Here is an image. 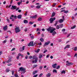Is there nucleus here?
<instances>
[{"mask_svg":"<svg viewBox=\"0 0 77 77\" xmlns=\"http://www.w3.org/2000/svg\"><path fill=\"white\" fill-rule=\"evenodd\" d=\"M50 43V41H49L48 42H46L45 43V44L44 45L43 47H44L45 46H46V45H49V44Z\"/></svg>","mask_w":77,"mask_h":77,"instance_id":"7","label":"nucleus"},{"mask_svg":"<svg viewBox=\"0 0 77 77\" xmlns=\"http://www.w3.org/2000/svg\"><path fill=\"white\" fill-rule=\"evenodd\" d=\"M17 6L15 5H12V7L11 8V9L12 10L16 9L17 8Z\"/></svg>","mask_w":77,"mask_h":77,"instance_id":"6","label":"nucleus"},{"mask_svg":"<svg viewBox=\"0 0 77 77\" xmlns=\"http://www.w3.org/2000/svg\"><path fill=\"white\" fill-rule=\"evenodd\" d=\"M32 56H30L29 57V59H32Z\"/></svg>","mask_w":77,"mask_h":77,"instance_id":"64","label":"nucleus"},{"mask_svg":"<svg viewBox=\"0 0 77 77\" xmlns=\"http://www.w3.org/2000/svg\"><path fill=\"white\" fill-rule=\"evenodd\" d=\"M36 31H37V32H39V29L38 28H37Z\"/></svg>","mask_w":77,"mask_h":77,"instance_id":"57","label":"nucleus"},{"mask_svg":"<svg viewBox=\"0 0 77 77\" xmlns=\"http://www.w3.org/2000/svg\"><path fill=\"white\" fill-rule=\"evenodd\" d=\"M41 6H42V5H37L36 6V8H37V9H40Z\"/></svg>","mask_w":77,"mask_h":77,"instance_id":"18","label":"nucleus"},{"mask_svg":"<svg viewBox=\"0 0 77 77\" xmlns=\"http://www.w3.org/2000/svg\"><path fill=\"white\" fill-rule=\"evenodd\" d=\"M52 33V35L54 36L55 35H56L57 32L55 31L54 32H53Z\"/></svg>","mask_w":77,"mask_h":77,"instance_id":"13","label":"nucleus"},{"mask_svg":"<svg viewBox=\"0 0 77 77\" xmlns=\"http://www.w3.org/2000/svg\"><path fill=\"white\" fill-rule=\"evenodd\" d=\"M46 52H47V50H45L43 52L44 53H45Z\"/></svg>","mask_w":77,"mask_h":77,"instance_id":"39","label":"nucleus"},{"mask_svg":"<svg viewBox=\"0 0 77 77\" xmlns=\"http://www.w3.org/2000/svg\"><path fill=\"white\" fill-rule=\"evenodd\" d=\"M57 22H55V23L54 25V26H56V25H57Z\"/></svg>","mask_w":77,"mask_h":77,"instance_id":"42","label":"nucleus"},{"mask_svg":"<svg viewBox=\"0 0 77 77\" xmlns=\"http://www.w3.org/2000/svg\"><path fill=\"white\" fill-rule=\"evenodd\" d=\"M37 17V15H35L34 16H31L30 18H32V19H35Z\"/></svg>","mask_w":77,"mask_h":77,"instance_id":"9","label":"nucleus"},{"mask_svg":"<svg viewBox=\"0 0 77 77\" xmlns=\"http://www.w3.org/2000/svg\"><path fill=\"white\" fill-rule=\"evenodd\" d=\"M23 23L25 24H27V23H28V21H27V20H24L23 21Z\"/></svg>","mask_w":77,"mask_h":77,"instance_id":"19","label":"nucleus"},{"mask_svg":"<svg viewBox=\"0 0 77 77\" xmlns=\"http://www.w3.org/2000/svg\"><path fill=\"white\" fill-rule=\"evenodd\" d=\"M15 50V48H14L12 49L11 50V51H14V50Z\"/></svg>","mask_w":77,"mask_h":77,"instance_id":"48","label":"nucleus"},{"mask_svg":"<svg viewBox=\"0 0 77 77\" xmlns=\"http://www.w3.org/2000/svg\"><path fill=\"white\" fill-rule=\"evenodd\" d=\"M20 4H21V3H20V2H18L17 3V5H19L20 6Z\"/></svg>","mask_w":77,"mask_h":77,"instance_id":"59","label":"nucleus"},{"mask_svg":"<svg viewBox=\"0 0 77 77\" xmlns=\"http://www.w3.org/2000/svg\"><path fill=\"white\" fill-rule=\"evenodd\" d=\"M29 3V1H27L26 2V4H28Z\"/></svg>","mask_w":77,"mask_h":77,"instance_id":"61","label":"nucleus"},{"mask_svg":"<svg viewBox=\"0 0 77 77\" xmlns=\"http://www.w3.org/2000/svg\"><path fill=\"white\" fill-rule=\"evenodd\" d=\"M66 63H67L66 64L67 66H71V65H73V63L71 62H69V61H66Z\"/></svg>","mask_w":77,"mask_h":77,"instance_id":"4","label":"nucleus"},{"mask_svg":"<svg viewBox=\"0 0 77 77\" xmlns=\"http://www.w3.org/2000/svg\"><path fill=\"white\" fill-rule=\"evenodd\" d=\"M14 18L15 19H17V16H14Z\"/></svg>","mask_w":77,"mask_h":77,"instance_id":"51","label":"nucleus"},{"mask_svg":"<svg viewBox=\"0 0 77 77\" xmlns=\"http://www.w3.org/2000/svg\"><path fill=\"white\" fill-rule=\"evenodd\" d=\"M26 68H23V67H20L19 68V69L21 71H22L23 74H24L26 71Z\"/></svg>","mask_w":77,"mask_h":77,"instance_id":"1","label":"nucleus"},{"mask_svg":"<svg viewBox=\"0 0 77 77\" xmlns=\"http://www.w3.org/2000/svg\"><path fill=\"white\" fill-rule=\"evenodd\" d=\"M32 59H38V57H36L35 56H33L32 57Z\"/></svg>","mask_w":77,"mask_h":77,"instance_id":"26","label":"nucleus"},{"mask_svg":"<svg viewBox=\"0 0 77 77\" xmlns=\"http://www.w3.org/2000/svg\"><path fill=\"white\" fill-rule=\"evenodd\" d=\"M42 38H44V35L43 34H42Z\"/></svg>","mask_w":77,"mask_h":77,"instance_id":"56","label":"nucleus"},{"mask_svg":"<svg viewBox=\"0 0 77 77\" xmlns=\"http://www.w3.org/2000/svg\"><path fill=\"white\" fill-rule=\"evenodd\" d=\"M33 23H34V22H30L29 23V24H33Z\"/></svg>","mask_w":77,"mask_h":77,"instance_id":"35","label":"nucleus"},{"mask_svg":"<svg viewBox=\"0 0 77 77\" xmlns=\"http://www.w3.org/2000/svg\"><path fill=\"white\" fill-rule=\"evenodd\" d=\"M11 17H12V18H14V15L12 14L11 15Z\"/></svg>","mask_w":77,"mask_h":77,"instance_id":"58","label":"nucleus"},{"mask_svg":"<svg viewBox=\"0 0 77 77\" xmlns=\"http://www.w3.org/2000/svg\"><path fill=\"white\" fill-rule=\"evenodd\" d=\"M37 72H38V71H34L33 72V73H32L33 75H35V74H36V73H37Z\"/></svg>","mask_w":77,"mask_h":77,"instance_id":"23","label":"nucleus"},{"mask_svg":"<svg viewBox=\"0 0 77 77\" xmlns=\"http://www.w3.org/2000/svg\"><path fill=\"white\" fill-rule=\"evenodd\" d=\"M22 17V15L21 14L17 16V18H18V19H21Z\"/></svg>","mask_w":77,"mask_h":77,"instance_id":"10","label":"nucleus"},{"mask_svg":"<svg viewBox=\"0 0 77 77\" xmlns=\"http://www.w3.org/2000/svg\"><path fill=\"white\" fill-rule=\"evenodd\" d=\"M7 22H8V23H10V21H9V19L7 18Z\"/></svg>","mask_w":77,"mask_h":77,"instance_id":"44","label":"nucleus"},{"mask_svg":"<svg viewBox=\"0 0 77 77\" xmlns=\"http://www.w3.org/2000/svg\"><path fill=\"white\" fill-rule=\"evenodd\" d=\"M16 33H19L21 31V30L20 29V28L18 27H16L15 29Z\"/></svg>","mask_w":77,"mask_h":77,"instance_id":"2","label":"nucleus"},{"mask_svg":"<svg viewBox=\"0 0 77 77\" xmlns=\"http://www.w3.org/2000/svg\"><path fill=\"white\" fill-rule=\"evenodd\" d=\"M14 76L15 77H18V75L17 74H14Z\"/></svg>","mask_w":77,"mask_h":77,"instance_id":"38","label":"nucleus"},{"mask_svg":"<svg viewBox=\"0 0 77 77\" xmlns=\"http://www.w3.org/2000/svg\"><path fill=\"white\" fill-rule=\"evenodd\" d=\"M56 13L54 12H53V13H52V15L51 16V18L52 17H54V16L55 15Z\"/></svg>","mask_w":77,"mask_h":77,"instance_id":"17","label":"nucleus"},{"mask_svg":"<svg viewBox=\"0 0 77 77\" xmlns=\"http://www.w3.org/2000/svg\"><path fill=\"white\" fill-rule=\"evenodd\" d=\"M77 46H76L74 48V51H77Z\"/></svg>","mask_w":77,"mask_h":77,"instance_id":"33","label":"nucleus"},{"mask_svg":"<svg viewBox=\"0 0 77 77\" xmlns=\"http://www.w3.org/2000/svg\"><path fill=\"white\" fill-rule=\"evenodd\" d=\"M76 27V26L75 25H74V26L72 27L71 28V29H75Z\"/></svg>","mask_w":77,"mask_h":77,"instance_id":"27","label":"nucleus"},{"mask_svg":"<svg viewBox=\"0 0 77 77\" xmlns=\"http://www.w3.org/2000/svg\"><path fill=\"white\" fill-rule=\"evenodd\" d=\"M59 68H60V66H57L56 68V69H59Z\"/></svg>","mask_w":77,"mask_h":77,"instance_id":"34","label":"nucleus"},{"mask_svg":"<svg viewBox=\"0 0 77 77\" xmlns=\"http://www.w3.org/2000/svg\"><path fill=\"white\" fill-rule=\"evenodd\" d=\"M57 65V64L55 63L52 66L53 67V68H56V66Z\"/></svg>","mask_w":77,"mask_h":77,"instance_id":"12","label":"nucleus"},{"mask_svg":"<svg viewBox=\"0 0 77 77\" xmlns=\"http://www.w3.org/2000/svg\"><path fill=\"white\" fill-rule=\"evenodd\" d=\"M42 75H43V74L41 73L39 75V77H41Z\"/></svg>","mask_w":77,"mask_h":77,"instance_id":"49","label":"nucleus"},{"mask_svg":"<svg viewBox=\"0 0 77 77\" xmlns=\"http://www.w3.org/2000/svg\"><path fill=\"white\" fill-rule=\"evenodd\" d=\"M25 48V46H24L22 47V50L23 51L24 50V49Z\"/></svg>","mask_w":77,"mask_h":77,"instance_id":"41","label":"nucleus"},{"mask_svg":"<svg viewBox=\"0 0 77 77\" xmlns=\"http://www.w3.org/2000/svg\"><path fill=\"white\" fill-rule=\"evenodd\" d=\"M38 76V74L34 75L33 76V77H37Z\"/></svg>","mask_w":77,"mask_h":77,"instance_id":"45","label":"nucleus"},{"mask_svg":"<svg viewBox=\"0 0 77 77\" xmlns=\"http://www.w3.org/2000/svg\"><path fill=\"white\" fill-rule=\"evenodd\" d=\"M56 20V17H54V18H51L50 19L49 21H50V23H52L53 22Z\"/></svg>","mask_w":77,"mask_h":77,"instance_id":"3","label":"nucleus"},{"mask_svg":"<svg viewBox=\"0 0 77 77\" xmlns=\"http://www.w3.org/2000/svg\"><path fill=\"white\" fill-rule=\"evenodd\" d=\"M56 5V3H54V4L52 5V6L53 7H54Z\"/></svg>","mask_w":77,"mask_h":77,"instance_id":"40","label":"nucleus"},{"mask_svg":"<svg viewBox=\"0 0 77 77\" xmlns=\"http://www.w3.org/2000/svg\"><path fill=\"white\" fill-rule=\"evenodd\" d=\"M28 58V56H27V55H26L25 56V59H27Z\"/></svg>","mask_w":77,"mask_h":77,"instance_id":"54","label":"nucleus"},{"mask_svg":"<svg viewBox=\"0 0 77 77\" xmlns=\"http://www.w3.org/2000/svg\"><path fill=\"white\" fill-rule=\"evenodd\" d=\"M76 56V58H77V54H75V55L74 56V57H75Z\"/></svg>","mask_w":77,"mask_h":77,"instance_id":"52","label":"nucleus"},{"mask_svg":"<svg viewBox=\"0 0 77 77\" xmlns=\"http://www.w3.org/2000/svg\"><path fill=\"white\" fill-rule=\"evenodd\" d=\"M6 72H9V69H7L6 70Z\"/></svg>","mask_w":77,"mask_h":77,"instance_id":"37","label":"nucleus"},{"mask_svg":"<svg viewBox=\"0 0 77 77\" xmlns=\"http://www.w3.org/2000/svg\"><path fill=\"white\" fill-rule=\"evenodd\" d=\"M28 46H33V42H30L28 45Z\"/></svg>","mask_w":77,"mask_h":77,"instance_id":"8","label":"nucleus"},{"mask_svg":"<svg viewBox=\"0 0 77 77\" xmlns=\"http://www.w3.org/2000/svg\"><path fill=\"white\" fill-rule=\"evenodd\" d=\"M53 73H54V72H55V73H57V70H56V69H54L53 70Z\"/></svg>","mask_w":77,"mask_h":77,"instance_id":"25","label":"nucleus"},{"mask_svg":"<svg viewBox=\"0 0 77 77\" xmlns=\"http://www.w3.org/2000/svg\"><path fill=\"white\" fill-rule=\"evenodd\" d=\"M68 12V11H65V10L64 12V13H65V14H67V13Z\"/></svg>","mask_w":77,"mask_h":77,"instance_id":"36","label":"nucleus"},{"mask_svg":"<svg viewBox=\"0 0 77 77\" xmlns=\"http://www.w3.org/2000/svg\"><path fill=\"white\" fill-rule=\"evenodd\" d=\"M38 66V65H34L33 66V68H35V67H36V66Z\"/></svg>","mask_w":77,"mask_h":77,"instance_id":"50","label":"nucleus"},{"mask_svg":"<svg viewBox=\"0 0 77 77\" xmlns=\"http://www.w3.org/2000/svg\"><path fill=\"white\" fill-rule=\"evenodd\" d=\"M61 74H65V71L63 70L61 72Z\"/></svg>","mask_w":77,"mask_h":77,"instance_id":"30","label":"nucleus"},{"mask_svg":"<svg viewBox=\"0 0 77 77\" xmlns=\"http://www.w3.org/2000/svg\"><path fill=\"white\" fill-rule=\"evenodd\" d=\"M42 69V66H40L39 68V69H40L41 70V69Z\"/></svg>","mask_w":77,"mask_h":77,"instance_id":"46","label":"nucleus"},{"mask_svg":"<svg viewBox=\"0 0 77 77\" xmlns=\"http://www.w3.org/2000/svg\"><path fill=\"white\" fill-rule=\"evenodd\" d=\"M40 41H41L42 42H44V40L42 38H40Z\"/></svg>","mask_w":77,"mask_h":77,"instance_id":"29","label":"nucleus"},{"mask_svg":"<svg viewBox=\"0 0 77 77\" xmlns=\"http://www.w3.org/2000/svg\"><path fill=\"white\" fill-rule=\"evenodd\" d=\"M47 77H50L51 76V74L50 73H48V74L46 75Z\"/></svg>","mask_w":77,"mask_h":77,"instance_id":"31","label":"nucleus"},{"mask_svg":"<svg viewBox=\"0 0 77 77\" xmlns=\"http://www.w3.org/2000/svg\"><path fill=\"white\" fill-rule=\"evenodd\" d=\"M34 5H31V6H30V7L32 8H34Z\"/></svg>","mask_w":77,"mask_h":77,"instance_id":"47","label":"nucleus"},{"mask_svg":"<svg viewBox=\"0 0 77 77\" xmlns=\"http://www.w3.org/2000/svg\"><path fill=\"white\" fill-rule=\"evenodd\" d=\"M60 28V29L62 28L63 27V24H61L59 25Z\"/></svg>","mask_w":77,"mask_h":77,"instance_id":"20","label":"nucleus"},{"mask_svg":"<svg viewBox=\"0 0 77 77\" xmlns=\"http://www.w3.org/2000/svg\"><path fill=\"white\" fill-rule=\"evenodd\" d=\"M19 57H20V56H18L17 57H16V59H19Z\"/></svg>","mask_w":77,"mask_h":77,"instance_id":"63","label":"nucleus"},{"mask_svg":"<svg viewBox=\"0 0 77 77\" xmlns=\"http://www.w3.org/2000/svg\"><path fill=\"white\" fill-rule=\"evenodd\" d=\"M52 27H49L47 29V30L48 32H50V33H52V32H51V31L52 30Z\"/></svg>","mask_w":77,"mask_h":77,"instance_id":"5","label":"nucleus"},{"mask_svg":"<svg viewBox=\"0 0 77 77\" xmlns=\"http://www.w3.org/2000/svg\"><path fill=\"white\" fill-rule=\"evenodd\" d=\"M8 26H5L3 28V29L4 31H5V30H7L8 28H7Z\"/></svg>","mask_w":77,"mask_h":77,"instance_id":"15","label":"nucleus"},{"mask_svg":"<svg viewBox=\"0 0 77 77\" xmlns=\"http://www.w3.org/2000/svg\"><path fill=\"white\" fill-rule=\"evenodd\" d=\"M42 20V17H39L38 18V21H41Z\"/></svg>","mask_w":77,"mask_h":77,"instance_id":"14","label":"nucleus"},{"mask_svg":"<svg viewBox=\"0 0 77 77\" xmlns=\"http://www.w3.org/2000/svg\"><path fill=\"white\" fill-rule=\"evenodd\" d=\"M38 59H36L35 60H33L32 61V63H37V62H38Z\"/></svg>","mask_w":77,"mask_h":77,"instance_id":"11","label":"nucleus"},{"mask_svg":"<svg viewBox=\"0 0 77 77\" xmlns=\"http://www.w3.org/2000/svg\"><path fill=\"white\" fill-rule=\"evenodd\" d=\"M63 20L61 19H60L59 20V23H63Z\"/></svg>","mask_w":77,"mask_h":77,"instance_id":"16","label":"nucleus"},{"mask_svg":"<svg viewBox=\"0 0 77 77\" xmlns=\"http://www.w3.org/2000/svg\"><path fill=\"white\" fill-rule=\"evenodd\" d=\"M10 43H12V39H11L10 41Z\"/></svg>","mask_w":77,"mask_h":77,"instance_id":"60","label":"nucleus"},{"mask_svg":"<svg viewBox=\"0 0 77 77\" xmlns=\"http://www.w3.org/2000/svg\"><path fill=\"white\" fill-rule=\"evenodd\" d=\"M39 51H40V49H38L36 51V53H38Z\"/></svg>","mask_w":77,"mask_h":77,"instance_id":"43","label":"nucleus"},{"mask_svg":"<svg viewBox=\"0 0 77 77\" xmlns=\"http://www.w3.org/2000/svg\"><path fill=\"white\" fill-rule=\"evenodd\" d=\"M66 47L67 48H69V47H70V45H66Z\"/></svg>","mask_w":77,"mask_h":77,"instance_id":"32","label":"nucleus"},{"mask_svg":"<svg viewBox=\"0 0 77 77\" xmlns=\"http://www.w3.org/2000/svg\"><path fill=\"white\" fill-rule=\"evenodd\" d=\"M56 29H60V27L59 25V26L58 25H57L56 26Z\"/></svg>","mask_w":77,"mask_h":77,"instance_id":"22","label":"nucleus"},{"mask_svg":"<svg viewBox=\"0 0 77 77\" xmlns=\"http://www.w3.org/2000/svg\"><path fill=\"white\" fill-rule=\"evenodd\" d=\"M11 61V59H9L7 61V63H9Z\"/></svg>","mask_w":77,"mask_h":77,"instance_id":"28","label":"nucleus"},{"mask_svg":"<svg viewBox=\"0 0 77 77\" xmlns=\"http://www.w3.org/2000/svg\"><path fill=\"white\" fill-rule=\"evenodd\" d=\"M66 5V3H64L63 4V5L65 6V5Z\"/></svg>","mask_w":77,"mask_h":77,"instance_id":"62","label":"nucleus"},{"mask_svg":"<svg viewBox=\"0 0 77 77\" xmlns=\"http://www.w3.org/2000/svg\"><path fill=\"white\" fill-rule=\"evenodd\" d=\"M24 31L25 32H26L27 31V29L26 28L25 29H24Z\"/></svg>","mask_w":77,"mask_h":77,"instance_id":"53","label":"nucleus"},{"mask_svg":"<svg viewBox=\"0 0 77 77\" xmlns=\"http://www.w3.org/2000/svg\"><path fill=\"white\" fill-rule=\"evenodd\" d=\"M42 54H40L39 55L38 57L39 59H41V58H42Z\"/></svg>","mask_w":77,"mask_h":77,"instance_id":"24","label":"nucleus"},{"mask_svg":"<svg viewBox=\"0 0 77 77\" xmlns=\"http://www.w3.org/2000/svg\"><path fill=\"white\" fill-rule=\"evenodd\" d=\"M56 30V28H52V30L51 31V33H53V32H54V30Z\"/></svg>","mask_w":77,"mask_h":77,"instance_id":"21","label":"nucleus"},{"mask_svg":"<svg viewBox=\"0 0 77 77\" xmlns=\"http://www.w3.org/2000/svg\"><path fill=\"white\" fill-rule=\"evenodd\" d=\"M19 50L20 51H22V48H20L19 49Z\"/></svg>","mask_w":77,"mask_h":77,"instance_id":"55","label":"nucleus"}]
</instances>
